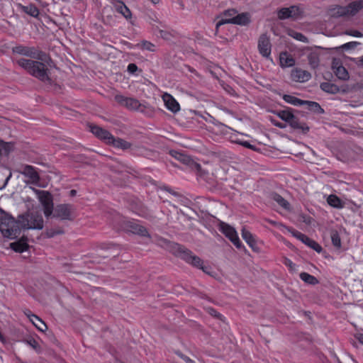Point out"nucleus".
I'll use <instances>...</instances> for the list:
<instances>
[{"mask_svg":"<svg viewBox=\"0 0 363 363\" xmlns=\"http://www.w3.org/2000/svg\"><path fill=\"white\" fill-rule=\"evenodd\" d=\"M14 54L26 56L30 59L20 58L16 63L28 74L42 82L50 81L48 69L43 62H46L48 54L34 46L18 45L12 48Z\"/></svg>","mask_w":363,"mask_h":363,"instance_id":"obj_1","label":"nucleus"},{"mask_svg":"<svg viewBox=\"0 0 363 363\" xmlns=\"http://www.w3.org/2000/svg\"><path fill=\"white\" fill-rule=\"evenodd\" d=\"M181 357L185 361L186 363H195L194 360L187 356L182 355Z\"/></svg>","mask_w":363,"mask_h":363,"instance_id":"obj_51","label":"nucleus"},{"mask_svg":"<svg viewBox=\"0 0 363 363\" xmlns=\"http://www.w3.org/2000/svg\"><path fill=\"white\" fill-rule=\"evenodd\" d=\"M163 100L168 110L171 111L173 113H176L178 111H179V104L172 95L165 94L163 96Z\"/></svg>","mask_w":363,"mask_h":363,"instance_id":"obj_17","label":"nucleus"},{"mask_svg":"<svg viewBox=\"0 0 363 363\" xmlns=\"http://www.w3.org/2000/svg\"><path fill=\"white\" fill-rule=\"evenodd\" d=\"M9 152V145L7 143L0 140V157L3 154H8Z\"/></svg>","mask_w":363,"mask_h":363,"instance_id":"obj_45","label":"nucleus"},{"mask_svg":"<svg viewBox=\"0 0 363 363\" xmlns=\"http://www.w3.org/2000/svg\"><path fill=\"white\" fill-rule=\"evenodd\" d=\"M23 313L39 331L45 332L47 330L48 326L45 323L38 315L33 314L30 310L25 309Z\"/></svg>","mask_w":363,"mask_h":363,"instance_id":"obj_10","label":"nucleus"},{"mask_svg":"<svg viewBox=\"0 0 363 363\" xmlns=\"http://www.w3.org/2000/svg\"><path fill=\"white\" fill-rule=\"evenodd\" d=\"M175 249L178 257L192 266L203 270V261L199 257L194 255L191 251L179 245H177Z\"/></svg>","mask_w":363,"mask_h":363,"instance_id":"obj_3","label":"nucleus"},{"mask_svg":"<svg viewBox=\"0 0 363 363\" xmlns=\"http://www.w3.org/2000/svg\"><path fill=\"white\" fill-rule=\"evenodd\" d=\"M130 230L136 235H138L142 237L150 238V235L145 227L140 225L135 222H131L129 224Z\"/></svg>","mask_w":363,"mask_h":363,"instance_id":"obj_18","label":"nucleus"},{"mask_svg":"<svg viewBox=\"0 0 363 363\" xmlns=\"http://www.w3.org/2000/svg\"><path fill=\"white\" fill-rule=\"evenodd\" d=\"M236 143L238 144H240V145H242L245 147H247V148H249V149H251V150L254 149V146L252 145H251L248 141H244V140H238L236 141Z\"/></svg>","mask_w":363,"mask_h":363,"instance_id":"obj_48","label":"nucleus"},{"mask_svg":"<svg viewBox=\"0 0 363 363\" xmlns=\"http://www.w3.org/2000/svg\"><path fill=\"white\" fill-rule=\"evenodd\" d=\"M331 241L335 247L340 249L341 247V238L337 231L333 232L331 234Z\"/></svg>","mask_w":363,"mask_h":363,"instance_id":"obj_39","label":"nucleus"},{"mask_svg":"<svg viewBox=\"0 0 363 363\" xmlns=\"http://www.w3.org/2000/svg\"><path fill=\"white\" fill-rule=\"evenodd\" d=\"M242 238L243 240L247 243V245L254 250L255 246L256 245V241L254 238L253 235L246 229L243 228L242 230Z\"/></svg>","mask_w":363,"mask_h":363,"instance_id":"obj_27","label":"nucleus"},{"mask_svg":"<svg viewBox=\"0 0 363 363\" xmlns=\"http://www.w3.org/2000/svg\"><path fill=\"white\" fill-rule=\"evenodd\" d=\"M108 144L112 145L115 147L121 148L122 150H128L131 147V144L121 138H116L112 135V139L108 140Z\"/></svg>","mask_w":363,"mask_h":363,"instance_id":"obj_19","label":"nucleus"},{"mask_svg":"<svg viewBox=\"0 0 363 363\" xmlns=\"http://www.w3.org/2000/svg\"><path fill=\"white\" fill-rule=\"evenodd\" d=\"M28 244L26 242V240L23 238L18 240L16 242H11L10 244V247L16 252H23L28 249Z\"/></svg>","mask_w":363,"mask_h":363,"instance_id":"obj_21","label":"nucleus"},{"mask_svg":"<svg viewBox=\"0 0 363 363\" xmlns=\"http://www.w3.org/2000/svg\"><path fill=\"white\" fill-rule=\"evenodd\" d=\"M282 263L288 267L290 272H294L296 270V265L294 264L290 259L287 257H284L283 259Z\"/></svg>","mask_w":363,"mask_h":363,"instance_id":"obj_44","label":"nucleus"},{"mask_svg":"<svg viewBox=\"0 0 363 363\" xmlns=\"http://www.w3.org/2000/svg\"><path fill=\"white\" fill-rule=\"evenodd\" d=\"M138 69V67L135 63H130L127 67V71L130 74H135Z\"/></svg>","mask_w":363,"mask_h":363,"instance_id":"obj_47","label":"nucleus"},{"mask_svg":"<svg viewBox=\"0 0 363 363\" xmlns=\"http://www.w3.org/2000/svg\"><path fill=\"white\" fill-rule=\"evenodd\" d=\"M41 205L43 206V213L45 216L48 219L50 218L52 216L55 209L53 201L51 202L42 203Z\"/></svg>","mask_w":363,"mask_h":363,"instance_id":"obj_32","label":"nucleus"},{"mask_svg":"<svg viewBox=\"0 0 363 363\" xmlns=\"http://www.w3.org/2000/svg\"><path fill=\"white\" fill-rule=\"evenodd\" d=\"M350 16H354L363 9V0L354 1L347 5Z\"/></svg>","mask_w":363,"mask_h":363,"instance_id":"obj_23","label":"nucleus"},{"mask_svg":"<svg viewBox=\"0 0 363 363\" xmlns=\"http://www.w3.org/2000/svg\"><path fill=\"white\" fill-rule=\"evenodd\" d=\"M359 62L363 65V55L359 58Z\"/></svg>","mask_w":363,"mask_h":363,"instance_id":"obj_55","label":"nucleus"},{"mask_svg":"<svg viewBox=\"0 0 363 363\" xmlns=\"http://www.w3.org/2000/svg\"><path fill=\"white\" fill-rule=\"evenodd\" d=\"M291 11L289 8H282L278 11L277 16L281 20H284L290 18Z\"/></svg>","mask_w":363,"mask_h":363,"instance_id":"obj_40","label":"nucleus"},{"mask_svg":"<svg viewBox=\"0 0 363 363\" xmlns=\"http://www.w3.org/2000/svg\"><path fill=\"white\" fill-rule=\"evenodd\" d=\"M208 311L212 316L217 318L218 319L223 320V315L218 313L216 310L213 308H208Z\"/></svg>","mask_w":363,"mask_h":363,"instance_id":"obj_46","label":"nucleus"},{"mask_svg":"<svg viewBox=\"0 0 363 363\" xmlns=\"http://www.w3.org/2000/svg\"><path fill=\"white\" fill-rule=\"evenodd\" d=\"M289 11H291L290 13V18L297 19L302 16L303 11L298 6H291L289 7Z\"/></svg>","mask_w":363,"mask_h":363,"instance_id":"obj_37","label":"nucleus"},{"mask_svg":"<svg viewBox=\"0 0 363 363\" xmlns=\"http://www.w3.org/2000/svg\"><path fill=\"white\" fill-rule=\"evenodd\" d=\"M277 115L280 118L282 121L288 123L290 120L292 119L294 114L288 110H282L277 112Z\"/></svg>","mask_w":363,"mask_h":363,"instance_id":"obj_36","label":"nucleus"},{"mask_svg":"<svg viewBox=\"0 0 363 363\" xmlns=\"http://www.w3.org/2000/svg\"><path fill=\"white\" fill-rule=\"evenodd\" d=\"M18 7L21 9L22 11L30 15V16L38 18L40 14L39 9L33 4H30L28 6H23L22 4H19Z\"/></svg>","mask_w":363,"mask_h":363,"instance_id":"obj_22","label":"nucleus"},{"mask_svg":"<svg viewBox=\"0 0 363 363\" xmlns=\"http://www.w3.org/2000/svg\"><path fill=\"white\" fill-rule=\"evenodd\" d=\"M320 88L323 91L328 92V93H331V94L335 93L338 89V88L336 85L331 84L330 82L322 83L320 84Z\"/></svg>","mask_w":363,"mask_h":363,"instance_id":"obj_34","label":"nucleus"},{"mask_svg":"<svg viewBox=\"0 0 363 363\" xmlns=\"http://www.w3.org/2000/svg\"><path fill=\"white\" fill-rule=\"evenodd\" d=\"M286 229L291 235L296 238V239L301 241L303 243H304L306 245L309 247L310 248L313 249L315 252L320 253L323 250L322 247L315 240L311 239L305 234L301 233L300 231L291 228V227H286Z\"/></svg>","mask_w":363,"mask_h":363,"instance_id":"obj_5","label":"nucleus"},{"mask_svg":"<svg viewBox=\"0 0 363 363\" xmlns=\"http://www.w3.org/2000/svg\"><path fill=\"white\" fill-rule=\"evenodd\" d=\"M46 235L48 238H53L57 235H61L64 233V230L62 228H51L46 230Z\"/></svg>","mask_w":363,"mask_h":363,"instance_id":"obj_38","label":"nucleus"},{"mask_svg":"<svg viewBox=\"0 0 363 363\" xmlns=\"http://www.w3.org/2000/svg\"><path fill=\"white\" fill-rule=\"evenodd\" d=\"M141 48L143 50H146L150 52H155V45L147 40H144L141 43Z\"/></svg>","mask_w":363,"mask_h":363,"instance_id":"obj_43","label":"nucleus"},{"mask_svg":"<svg viewBox=\"0 0 363 363\" xmlns=\"http://www.w3.org/2000/svg\"><path fill=\"white\" fill-rule=\"evenodd\" d=\"M238 11L235 9H230L223 12L222 19L217 23V27L225 23H231L230 19L235 17Z\"/></svg>","mask_w":363,"mask_h":363,"instance_id":"obj_20","label":"nucleus"},{"mask_svg":"<svg viewBox=\"0 0 363 363\" xmlns=\"http://www.w3.org/2000/svg\"><path fill=\"white\" fill-rule=\"evenodd\" d=\"M295 59L288 52H281L279 55V65L281 67H291L295 65Z\"/></svg>","mask_w":363,"mask_h":363,"instance_id":"obj_16","label":"nucleus"},{"mask_svg":"<svg viewBox=\"0 0 363 363\" xmlns=\"http://www.w3.org/2000/svg\"><path fill=\"white\" fill-rule=\"evenodd\" d=\"M293 37L295 39H296L299 41H301V42H306L307 40L306 37L301 33H295V34H294V35H293Z\"/></svg>","mask_w":363,"mask_h":363,"instance_id":"obj_49","label":"nucleus"},{"mask_svg":"<svg viewBox=\"0 0 363 363\" xmlns=\"http://www.w3.org/2000/svg\"><path fill=\"white\" fill-rule=\"evenodd\" d=\"M38 199L40 203H48L53 201L52 194L46 191H40L38 194Z\"/></svg>","mask_w":363,"mask_h":363,"instance_id":"obj_33","label":"nucleus"},{"mask_svg":"<svg viewBox=\"0 0 363 363\" xmlns=\"http://www.w3.org/2000/svg\"><path fill=\"white\" fill-rule=\"evenodd\" d=\"M308 63H309L310 66L311 67V68L315 69L316 67H318L319 62H320V60H319V57L317 54H315V53L309 54L308 56Z\"/></svg>","mask_w":363,"mask_h":363,"instance_id":"obj_35","label":"nucleus"},{"mask_svg":"<svg viewBox=\"0 0 363 363\" xmlns=\"http://www.w3.org/2000/svg\"><path fill=\"white\" fill-rule=\"evenodd\" d=\"M331 14L335 17L350 16L347 6H336L331 9Z\"/></svg>","mask_w":363,"mask_h":363,"instance_id":"obj_28","label":"nucleus"},{"mask_svg":"<svg viewBox=\"0 0 363 363\" xmlns=\"http://www.w3.org/2000/svg\"><path fill=\"white\" fill-rule=\"evenodd\" d=\"M283 99L288 104H292L294 106H301L303 104H305L306 101L301 100L296 96L289 95V94H284L283 96Z\"/></svg>","mask_w":363,"mask_h":363,"instance_id":"obj_29","label":"nucleus"},{"mask_svg":"<svg viewBox=\"0 0 363 363\" xmlns=\"http://www.w3.org/2000/svg\"><path fill=\"white\" fill-rule=\"evenodd\" d=\"M220 231L226 238H228L238 249L245 247L242 242L240 240L237 231L233 227H232L229 224H227L223 222L220 223Z\"/></svg>","mask_w":363,"mask_h":363,"instance_id":"obj_6","label":"nucleus"},{"mask_svg":"<svg viewBox=\"0 0 363 363\" xmlns=\"http://www.w3.org/2000/svg\"><path fill=\"white\" fill-rule=\"evenodd\" d=\"M332 69L336 77L342 80H347L349 79V73L345 67H344L340 62L334 59L332 62Z\"/></svg>","mask_w":363,"mask_h":363,"instance_id":"obj_13","label":"nucleus"},{"mask_svg":"<svg viewBox=\"0 0 363 363\" xmlns=\"http://www.w3.org/2000/svg\"><path fill=\"white\" fill-rule=\"evenodd\" d=\"M231 23L240 25V26H247L251 21V15L248 12H244L241 13H236L235 17L230 19Z\"/></svg>","mask_w":363,"mask_h":363,"instance_id":"obj_15","label":"nucleus"},{"mask_svg":"<svg viewBox=\"0 0 363 363\" xmlns=\"http://www.w3.org/2000/svg\"><path fill=\"white\" fill-rule=\"evenodd\" d=\"M21 173L26 177H28L30 182L32 184H36L40 181V176L33 166L28 164L24 165L22 167Z\"/></svg>","mask_w":363,"mask_h":363,"instance_id":"obj_12","label":"nucleus"},{"mask_svg":"<svg viewBox=\"0 0 363 363\" xmlns=\"http://www.w3.org/2000/svg\"><path fill=\"white\" fill-rule=\"evenodd\" d=\"M272 199L276 201L281 208L287 211H291V206L289 202L283 198L281 195L274 193L272 196Z\"/></svg>","mask_w":363,"mask_h":363,"instance_id":"obj_24","label":"nucleus"},{"mask_svg":"<svg viewBox=\"0 0 363 363\" xmlns=\"http://www.w3.org/2000/svg\"><path fill=\"white\" fill-rule=\"evenodd\" d=\"M274 125H276L277 127H279L280 128H283L285 127V125L282 123H279V122H277V123H274L273 122Z\"/></svg>","mask_w":363,"mask_h":363,"instance_id":"obj_52","label":"nucleus"},{"mask_svg":"<svg viewBox=\"0 0 363 363\" xmlns=\"http://www.w3.org/2000/svg\"><path fill=\"white\" fill-rule=\"evenodd\" d=\"M172 155L174 156L177 160L185 164H189L191 161L189 157L179 152H174V153H172Z\"/></svg>","mask_w":363,"mask_h":363,"instance_id":"obj_41","label":"nucleus"},{"mask_svg":"<svg viewBox=\"0 0 363 363\" xmlns=\"http://www.w3.org/2000/svg\"><path fill=\"white\" fill-rule=\"evenodd\" d=\"M305 104H308V108L310 110L313 111L315 112L321 113L323 111V108L320 107L318 103L315 101H307Z\"/></svg>","mask_w":363,"mask_h":363,"instance_id":"obj_42","label":"nucleus"},{"mask_svg":"<svg viewBox=\"0 0 363 363\" xmlns=\"http://www.w3.org/2000/svg\"><path fill=\"white\" fill-rule=\"evenodd\" d=\"M299 277L300 279L306 284L315 285L318 283V280L316 277L307 272H301Z\"/></svg>","mask_w":363,"mask_h":363,"instance_id":"obj_30","label":"nucleus"},{"mask_svg":"<svg viewBox=\"0 0 363 363\" xmlns=\"http://www.w3.org/2000/svg\"><path fill=\"white\" fill-rule=\"evenodd\" d=\"M43 227L44 220L39 212H28L19 215L17 219L6 213L0 218V231L10 239L18 237L21 230H42Z\"/></svg>","mask_w":363,"mask_h":363,"instance_id":"obj_2","label":"nucleus"},{"mask_svg":"<svg viewBox=\"0 0 363 363\" xmlns=\"http://www.w3.org/2000/svg\"><path fill=\"white\" fill-rule=\"evenodd\" d=\"M291 78L296 82H306L311 79V74L308 71L296 67L291 70Z\"/></svg>","mask_w":363,"mask_h":363,"instance_id":"obj_11","label":"nucleus"},{"mask_svg":"<svg viewBox=\"0 0 363 363\" xmlns=\"http://www.w3.org/2000/svg\"><path fill=\"white\" fill-rule=\"evenodd\" d=\"M115 101L121 106L131 111H143L141 108L143 105L136 99L125 96L123 94H116L114 96Z\"/></svg>","mask_w":363,"mask_h":363,"instance_id":"obj_4","label":"nucleus"},{"mask_svg":"<svg viewBox=\"0 0 363 363\" xmlns=\"http://www.w3.org/2000/svg\"><path fill=\"white\" fill-rule=\"evenodd\" d=\"M30 345H31L34 348H35L36 345H37V342H36L35 340H33V343H31V342H30Z\"/></svg>","mask_w":363,"mask_h":363,"instance_id":"obj_54","label":"nucleus"},{"mask_svg":"<svg viewBox=\"0 0 363 363\" xmlns=\"http://www.w3.org/2000/svg\"><path fill=\"white\" fill-rule=\"evenodd\" d=\"M358 340H359V342L363 344V334H359V335Z\"/></svg>","mask_w":363,"mask_h":363,"instance_id":"obj_53","label":"nucleus"},{"mask_svg":"<svg viewBox=\"0 0 363 363\" xmlns=\"http://www.w3.org/2000/svg\"><path fill=\"white\" fill-rule=\"evenodd\" d=\"M350 35L357 38H361L363 36L362 33L359 30H352Z\"/></svg>","mask_w":363,"mask_h":363,"instance_id":"obj_50","label":"nucleus"},{"mask_svg":"<svg viewBox=\"0 0 363 363\" xmlns=\"http://www.w3.org/2000/svg\"><path fill=\"white\" fill-rule=\"evenodd\" d=\"M132 211L136 215L143 217L147 218L149 216V212L145 206H143L141 203L137 204L135 206L132 207Z\"/></svg>","mask_w":363,"mask_h":363,"instance_id":"obj_31","label":"nucleus"},{"mask_svg":"<svg viewBox=\"0 0 363 363\" xmlns=\"http://www.w3.org/2000/svg\"><path fill=\"white\" fill-rule=\"evenodd\" d=\"M91 132L98 138L108 144V140L112 139V134L108 130L96 125L89 126Z\"/></svg>","mask_w":363,"mask_h":363,"instance_id":"obj_14","label":"nucleus"},{"mask_svg":"<svg viewBox=\"0 0 363 363\" xmlns=\"http://www.w3.org/2000/svg\"><path fill=\"white\" fill-rule=\"evenodd\" d=\"M288 123L291 128L294 129H300L303 133H306L309 130V128L306 125V124L304 123H301L299 119L294 115L293 116L292 119L290 120Z\"/></svg>","mask_w":363,"mask_h":363,"instance_id":"obj_25","label":"nucleus"},{"mask_svg":"<svg viewBox=\"0 0 363 363\" xmlns=\"http://www.w3.org/2000/svg\"><path fill=\"white\" fill-rule=\"evenodd\" d=\"M257 48L259 53L267 60L272 61L271 56L272 43L269 36L267 33L262 34L258 39Z\"/></svg>","mask_w":363,"mask_h":363,"instance_id":"obj_7","label":"nucleus"},{"mask_svg":"<svg viewBox=\"0 0 363 363\" xmlns=\"http://www.w3.org/2000/svg\"><path fill=\"white\" fill-rule=\"evenodd\" d=\"M110 2L117 13L123 16L128 22L132 23V12L122 0H111Z\"/></svg>","mask_w":363,"mask_h":363,"instance_id":"obj_9","label":"nucleus"},{"mask_svg":"<svg viewBox=\"0 0 363 363\" xmlns=\"http://www.w3.org/2000/svg\"><path fill=\"white\" fill-rule=\"evenodd\" d=\"M73 211L74 208L70 204H58L55 207L52 216L61 220H72Z\"/></svg>","mask_w":363,"mask_h":363,"instance_id":"obj_8","label":"nucleus"},{"mask_svg":"<svg viewBox=\"0 0 363 363\" xmlns=\"http://www.w3.org/2000/svg\"><path fill=\"white\" fill-rule=\"evenodd\" d=\"M327 203L335 208H344V202L335 194H330L327 198Z\"/></svg>","mask_w":363,"mask_h":363,"instance_id":"obj_26","label":"nucleus"},{"mask_svg":"<svg viewBox=\"0 0 363 363\" xmlns=\"http://www.w3.org/2000/svg\"><path fill=\"white\" fill-rule=\"evenodd\" d=\"M71 195L74 196L76 194V191L75 190H71Z\"/></svg>","mask_w":363,"mask_h":363,"instance_id":"obj_56","label":"nucleus"}]
</instances>
